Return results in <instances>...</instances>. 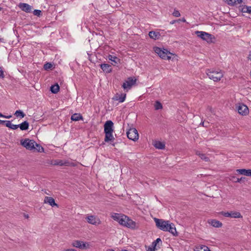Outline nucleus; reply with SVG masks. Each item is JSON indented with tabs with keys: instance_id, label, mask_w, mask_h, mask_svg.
<instances>
[{
	"instance_id": "obj_1",
	"label": "nucleus",
	"mask_w": 251,
	"mask_h": 251,
	"mask_svg": "<svg viewBox=\"0 0 251 251\" xmlns=\"http://www.w3.org/2000/svg\"><path fill=\"white\" fill-rule=\"evenodd\" d=\"M156 226L159 229L163 231H168L174 236H176L178 234L176 231L175 225L169 221H166L163 219H160L156 218H154Z\"/></svg>"
},
{
	"instance_id": "obj_2",
	"label": "nucleus",
	"mask_w": 251,
	"mask_h": 251,
	"mask_svg": "<svg viewBox=\"0 0 251 251\" xmlns=\"http://www.w3.org/2000/svg\"><path fill=\"white\" fill-rule=\"evenodd\" d=\"M206 74L210 79L213 80L214 81H218L223 76V74L221 70L215 71L208 70L206 72Z\"/></svg>"
},
{
	"instance_id": "obj_3",
	"label": "nucleus",
	"mask_w": 251,
	"mask_h": 251,
	"mask_svg": "<svg viewBox=\"0 0 251 251\" xmlns=\"http://www.w3.org/2000/svg\"><path fill=\"white\" fill-rule=\"evenodd\" d=\"M154 50L161 58L165 60H170L171 56L169 54H172L167 50L162 49L159 47H155L154 48Z\"/></svg>"
},
{
	"instance_id": "obj_4",
	"label": "nucleus",
	"mask_w": 251,
	"mask_h": 251,
	"mask_svg": "<svg viewBox=\"0 0 251 251\" xmlns=\"http://www.w3.org/2000/svg\"><path fill=\"white\" fill-rule=\"evenodd\" d=\"M195 34L203 40L206 41L207 43H212L213 39H215L214 37L211 34L204 31H196Z\"/></svg>"
},
{
	"instance_id": "obj_5",
	"label": "nucleus",
	"mask_w": 251,
	"mask_h": 251,
	"mask_svg": "<svg viewBox=\"0 0 251 251\" xmlns=\"http://www.w3.org/2000/svg\"><path fill=\"white\" fill-rule=\"evenodd\" d=\"M35 144H36V142L34 140L29 139L21 140V144L27 150H32L35 148Z\"/></svg>"
},
{
	"instance_id": "obj_6",
	"label": "nucleus",
	"mask_w": 251,
	"mask_h": 251,
	"mask_svg": "<svg viewBox=\"0 0 251 251\" xmlns=\"http://www.w3.org/2000/svg\"><path fill=\"white\" fill-rule=\"evenodd\" d=\"M127 138L133 141H137L139 138V134L137 129L135 128H130L126 132Z\"/></svg>"
},
{
	"instance_id": "obj_7",
	"label": "nucleus",
	"mask_w": 251,
	"mask_h": 251,
	"mask_svg": "<svg viewBox=\"0 0 251 251\" xmlns=\"http://www.w3.org/2000/svg\"><path fill=\"white\" fill-rule=\"evenodd\" d=\"M220 214L225 217H230L233 218H239L242 217L241 213L239 212L231 211L228 212L222 211L220 212Z\"/></svg>"
},
{
	"instance_id": "obj_8",
	"label": "nucleus",
	"mask_w": 251,
	"mask_h": 251,
	"mask_svg": "<svg viewBox=\"0 0 251 251\" xmlns=\"http://www.w3.org/2000/svg\"><path fill=\"white\" fill-rule=\"evenodd\" d=\"M137 79L134 77H129L123 84L122 87L124 89L126 88L130 89L136 82Z\"/></svg>"
},
{
	"instance_id": "obj_9",
	"label": "nucleus",
	"mask_w": 251,
	"mask_h": 251,
	"mask_svg": "<svg viewBox=\"0 0 251 251\" xmlns=\"http://www.w3.org/2000/svg\"><path fill=\"white\" fill-rule=\"evenodd\" d=\"M114 132V124L112 121H107L104 125V132L109 133Z\"/></svg>"
},
{
	"instance_id": "obj_10",
	"label": "nucleus",
	"mask_w": 251,
	"mask_h": 251,
	"mask_svg": "<svg viewBox=\"0 0 251 251\" xmlns=\"http://www.w3.org/2000/svg\"><path fill=\"white\" fill-rule=\"evenodd\" d=\"M236 109L238 113L242 115H246L249 113L248 107L243 103H239L238 105L236 106Z\"/></svg>"
},
{
	"instance_id": "obj_11",
	"label": "nucleus",
	"mask_w": 251,
	"mask_h": 251,
	"mask_svg": "<svg viewBox=\"0 0 251 251\" xmlns=\"http://www.w3.org/2000/svg\"><path fill=\"white\" fill-rule=\"evenodd\" d=\"M51 164L54 165H58L60 166H74V163H70L69 161L67 160H55L53 161V163H51Z\"/></svg>"
},
{
	"instance_id": "obj_12",
	"label": "nucleus",
	"mask_w": 251,
	"mask_h": 251,
	"mask_svg": "<svg viewBox=\"0 0 251 251\" xmlns=\"http://www.w3.org/2000/svg\"><path fill=\"white\" fill-rule=\"evenodd\" d=\"M19 7L23 11L26 13H30L31 12L32 7L29 4L25 3H20Z\"/></svg>"
},
{
	"instance_id": "obj_13",
	"label": "nucleus",
	"mask_w": 251,
	"mask_h": 251,
	"mask_svg": "<svg viewBox=\"0 0 251 251\" xmlns=\"http://www.w3.org/2000/svg\"><path fill=\"white\" fill-rule=\"evenodd\" d=\"M113 132H109L105 133L104 141L107 143L110 142V144H111L113 146H114L115 144L111 143V142H113L115 140V138L113 135Z\"/></svg>"
},
{
	"instance_id": "obj_14",
	"label": "nucleus",
	"mask_w": 251,
	"mask_h": 251,
	"mask_svg": "<svg viewBox=\"0 0 251 251\" xmlns=\"http://www.w3.org/2000/svg\"><path fill=\"white\" fill-rule=\"evenodd\" d=\"M73 246L80 249H84L87 247L86 243L78 240L74 241L73 243Z\"/></svg>"
},
{
	"instance_id": "obj_15",
	"label": "nucleus",
	"mask_w": 251,
	"mask_h": 251,
	"mask_svg": "<svg viewBox=\"0 0 251 251\" xmlns=\"http://www.w3.org/2000/svg\"><path fill=\"white\" fill-rule=\"evenodd\" d=\"M100 66L102 71L106 73H110L112 71L111 66L108 64L103 63Z\"/></svg>"
},
{
	"instance_id": "obj_16",
	"label": "nucleus",
	"mask_w": 251,
	"mask_h": 251,
	"mask_svg": "<svg viewBox=\"0 0 251 251\" xmlns=\"http://www.w3.org/2000/svg\"><path fill=\"white\" fill-rule=\"evenodd\" d=\"M44 202L46 203H48L51 206H56L58 207L57 204H56L55 202L54 199L50 197H46L44 199Z\"/></svg>"
},
{
	"instance_id": "obj_17",
	"label": "nucleus",
	"mask_w": 251,
	"mask_h": 251,
	"mask_svg": "<svg viewBox=\"0 0 251 251\" xmlns=\"http://www.w3.org/2000/svg\"><path fill=\"white\" fill-rule=\"evenodd\" d=\"M126 98V94L119 95L117 94L113 98L114 100L119 101L120 102H123L125 100Z\"/></svg>"
},
{
	"instance_id": "obj_18",
	"label": "nucleus",
	"mask_w": 251,
	"mask_h": 251,
	"mask_svg": "<svg viewBox=\"0 0 251 251\" xmlns=\"http://www.w3.org/2000/svg\"><path fill=\"white\" fill-rule=\"evenodd\" d=\"M125 226L132 229H134L136 227V223L127 216V221L126 222Z\"/></svg>"
},
{
	"instance_id": "obj_19",
	"label": "nucleus",
	"mask_w": 251,
	"mask_h": 251,
	"mask_svg": "<svg viewBox=\"0 0 251 251\" xmlns=\"http://www.w3.org/2000/svg\"><path fill=\"white\" fill-rule=\"evenodd\" d=\"M237 172H238L240 175H245L246 176H251V169H237L236 170Z\"/></svg>"
},
{
	"instance_id": "obj_20",
	"label": "nucleus",
	"mask_w": 251,
	"mask_h": 251,
	"mask_svg": "<svg viewBox=\"0 0 251 251\" xmlns=\"http://www.w3.org/2000/svg\"><path fill=\"white\" fill-rule=\"evenodd\" d=\"M149 37L153 40H158L160 37V34L159 32L151 31L149 33Z\"/></svg>"
},
{
	"instance_id": "obj_21",
	"label": "nucleus",
	"mask_w": 251,
	"mask_h": 251,
	"mask_svg": "<svg viewBox=\"0 0 251 251\" xmlns=\"http://www.w3.org/2000/svg\"><path fill=\"white\" fill-rule=\"evenodd\" d=\"M211 226L215 227H220L222 226V223L216 220H211L208 222Z\"/></svg>"
},
{
	"instance_id": "obj_22",
	"label": "nucleus",
	"mask_w": 251,
	"mask_h": 251,
	"mask_svg": "<svg viewBox=\"0 0 251 251\" xmlns=\"http://www.w3.org/2000/svg\"><path fill=\"white\" fill-rule=\"evenodd\" d=\"M161 244H162V241H161V239L159 238H157L151 244L152 246L154 247L157 250L158 248H160V246H161Z\"/></svg>"
},
{
	"instance_id": "obj_23",
	"label": "nucleus",
	"mask_w": 251,
	"mask_h": 251,
	"mask_svg": "<svg viewBox=\"0 0 251 251\" xmlns=\"http://www.w3.org/2000/svg\"><path fill=\"white\" fill-rule=\"evenodd\" d=\"M5 125L6 127L13 130L16 129L19 127V125L12 124L10 121H5Z\"/></svg>"
},
{
	"instance_id": "obj_24",
	"label": "nucleus",
	"mask_w": 251,
	"mask_h": 251,
	"mask_svg": "<svg viewBox=\"0 0 251 251\" xmlns=\"http://www.w3.org/2000/svg\"><path fill=\"white\" fill-rule=\"evenodd\" d=\"M19 127L22 130H26L28 129L29 123L27 121H25L20 124H19Z\"/></svg>"
},
{
	"instance_id": "obj_25",
	"label": "nucleus",
	"mask_w": 251,
	"mask_h": 251,
	"mask_svg": "<svg viewBox=\"0 0 251 251\" xmlns=\"http://www.w3.org/2000/svg\"><path fill=\"white\" fill-rule=\"evenodd\" d=\"M88 223L92 225H95L97 223L96 218L94 216H88L86 218Z\"/></svg>"
},
{
	"instance_id": "obj_26",
	"label": "nucleus",
	"mask_w": 251,
	"mask_h": 251,
	"mask_svg": "<svg viewBox=\"0 0 251 251\" xmlns=\"http://www.w3.org/2000/svg\"><path fill=\"white\" fill-rule=\"evenodd\" d=\"M71 120L74 121H78L80 119H82L83 117L80 114L75 113L71 116Z\"/></svg>"
},
{
	"instance_id": "obj_27",
	"label": "nucleus",
	"mask_w": 251,
	"mask_h": 251,
	"mask_svg": "<svg viewBox=\"0 0 251 251\" xmlns=\"http://www.w3.org/2000/svg\"><path fill=\"white\" fill-rule=\"evenodd\" d=\"M227 3L231 6H234L237 3H241L242 0H226Z\"/></svg>"
},
{
	"instance_id": "obj_28",
	"label": "nucleus",
	"mask_w": 251,
	"mask_h": 251,
	"mask_svg": "<svg viewBox=\"0 0 251 251\" xmlns=\"http://www.w3.org/2000/svg\"><path fill=\"white\" fill-rule=\"evenodd\" d=\"M154 146L158 149H164L165 148V144L160 141H156L154 144Z\"/></svg>"
},
{
	"instance_id": "obj_29",
	"label": "nucleus",
	"mask_w": 251,
	"mask_h": 251,
	"mask_svg": "<svg viewBox=\"0 0 251 251\" xmlns=\"http://www.w3.org/2000/svg\"><path fill=\"white\" fill-rule=\"evenodd\" d=\"M59 90V86L57 83L50 87V91L53 94H56Z\"/></svg>"
},
{
	"instance_id": "obj_30",
	"label": "nucleus",
	"mask_w": 251,
	"mask_h": 251,
	"mask_svg": "<svg viewBox=\"0 0 251 251\" xmlns=\"http://www.w3.org/2000/svg\"><path fill=\"white\" fill-rule=\"evenodd\" d=\"M196 154L199 156V157L203 160L208 162L209 161V158L205 156L204 154L201 153L199 151H197Z\"/></svg>"
},
{
	"instance_id": "obj_31",
	"label": "nucleus",
	"mask_w": 251,
	"mask_h": 251,
	"mask_svg": "<svg viewBox=\"0 0 251 251\" xmlns=\"http://www.w3.org/2000/svg\"><path fill=\"white\" fill-rule=\"evenodd\" d=\"M126 221H127V216L125 215H123L122 216L121 218H120L118 223L120 225L125 226Z\"/></svg>"
},
{
	"instance_id": "obj_32",
	"label": "nucleus",
	"mask_w": 251,
	"mask_h": 251,
	"mask_svg": "<svg viewBox=\"0 0 251 251\" xmlns=\"http://www.w3.org/2000/svg\"><path fill=\"white\" fill-rule=\"evenodd\" d=\"M108 58L109 60L114 62L116 64H118L120 62V59L115 56L109 55Z\"/></svg>"
},
{
	"instance_id": "obj_33",
	"label": "nucleus",
	"mask_w": 251,
	"mask_h": 251,
	"mask_svg": "<svg viewBox=\"0 0 251 251\" xmlns=\"http://www.w3.org/2000/svg\"><path fill=\"white\" fill-rule=\"evenodd\" d=\"M14 115L17 117H20L21 118H24L25 116V114L21 110L16 111Z\"/></svg>"
},
{
	"instance_id": "obj_34",
	"label": "nucleus",
	"mask_w": 251,
	"mask_h": 251,
	"mask_svg": "<svg viewBox=\"0 0 251 251\" xmlns=\"http://www.w3.org/2000/svg\"><path fill=\"white\" fill-rule=\"evenodd\" d=\"M123 215L118 213H113L111 217L115 220L119 222L120 218Z\"/></svg>"
},
{
	"instance_id": "obj_35",
	"label": "nucleus",
	"mask_w": 251,
	"mask_h": 251,
	"mask_svg": "<svg viewBox=\"0 0 251 251\" xmlns=\"http://www.w3.org/2000/svg\"><path fill=\"white\" fill-rule=\"evenodd\" d=\"M35 146L36 147L34 149H36L38 152H43L44 151V148L39 144L36 143V144H35Z\"/></svg>"
},
{
	"instance_id": "obj_36",
	"label": "nucleus",
	"mask_w": 251,
	"mask_h": 251,
	"mask_svg": "<svg viewBox=\"0 0 251 251\" xmlns=\"http://www.w3.org/2000/svg\"><path fill=\"white\" fill-rule=\"evenodd\" d=\"M154 108L156 110L161 109L162 108V105L159 101H156L154 103Z\"/></svg>"
},
{
	"instance_id": "obj_37",
	"label": "nucleus",
	"mask_w": 251,
	"mask_h": 251,
	"mask_svg": "<svg viewBox=\"0 0 251 251\" xmlns=\"http://www.w3.org/2000/svg\"><path fill=\"white\" fill-rule=\"evenodd\" d=\"M52 67V64L51 63H46L44 65V68L45 70L51 69Z\"/></svg>"
},
{
	"instance_id": "obj_38",
	"label": "nucleus",
	"mask_w": 251,
	"mask_h": 251,
	"mask_svg": "<svg viewBox=\"0 0 251 251\" xmlns=\"http://www.w3.org/2000/svg\"><path fill=\"white\" fill-rule=\"evenodd\" d=\"M247 7H248V6H247V5L241 6H240L239 9L243 13H247Z\"/></svg>"
},
{
	"instance_id": "obj_39",
	"label": "nucleus",
	"mask_w": 251,
	"mask_h": 251,
	"mask_svg": "<svg viewBox=\"0 0 251 251\" xmlns=\"http://www.w3.org/2000/svg\"><path fill=\"white\" fill-rule=\"evenodd\" d=\"M41 14H42V12L40 10L36 9L33 11V14L35 16L40 17L41 15Z\"/></svg>"
},
{
	"instance_id": "obj_40",
	"label": "nucleus",
	"mask_w": 251,
	"mask_h": 251,
	"mask_svg": "<svg viewBox=\"0 0 251 251\" xmlns=\"http://www.w3.org/2000/svg\"><path fill=\"white\" fill-rule=\"evenodd\" d=\"M172 14L174 16H175L176 17H178L180 16V12H179L178 10H176V9L174 10Z\"/></svg>"
},
{
	"instance_id": "obj_41",
	"label": "nucleus",
	"mask_w": 251,
	"mask_h": 251,
	"mask_svg": "<svg viewBox=\"0 0 251 251\" xmlns=\"http://www.w3.org/2000/svg\"><path fill=\"white\" fill-rule=\"evenodd\" d=\"M201 251H211L209 248L206 246H201Z\"/></svg>"
},
{
	"instance_id": "obj_42",
	"label": "nucleus",
	"mask_w": 251,
	"mask_h": 251,
	"mask_svg": "<svg viewBox=\"0 0 251 251\" xmlns=\"http://www.w3.org/2000/svg\"><path fill=\"white\" fill-rule=\"evenodd\" d=\"M0 77L3 78L4 77V72L2 67L0 66Z\"/></svg>"
},
{
	"instance_id": "obj_43",
	"label": "nucleus",
	"mask_w": 251,
	"mask_h": 251,
	"mask_svg": "<svg viewBox=\"0 0 251 251\" xmlns=\"http://www.w3.org/2000/svg\"><path fill=\"white\" fill-rule=\"evenodd\" d=\"M156 250V249L152 246V245H151V246L148 247V249L147 250V251H155V250Z\"/></svg>"
},
{
	"instance_id": "obj_44",
	"label": "nucleus",
	"mask_w": 251,
	"mask_h": 251,
	"mask_svg": "<svg viewBox=\"0 0 251 251\" xmlns=\"http://www.w3.org/2000/svg\"><path fill=\"white\" fill-rule=\"evenodd\" d=\"M246 179L245 177H241L240 178H237L236 181H234L235 182H241L242 181H244Z\"/></svg>"
},
{
	"instance_id": "obj_45",
	"label": "nucleus",
	"mask_w": 251,
	"mask_h": 251,
	"mask_svg": "<svg viewBox=\"0 0 251 251\" xmlns=\"http://www.w3.org/2000/svg\"><path fill=\"white\" fill-rule=\"evenodd\" d=\"M186 22V20L184 18H182V19H178L177 20V22Z\"/></svg>"
},
{
	"instance_id": "obj_46",
	"label": "nucleus",
	"mask_w": 251,
	"mask_h": 251,
	"mask_svg": "<svg viewBox=\"0 0 251 251\" xmlns=\"http://www.w3.org/2000/svg\"><path fill=\"white\" fill-rule=\"evenodd\" d=\"M247 13L251 14V6H248V7H247Z\"/></svg>"
},
{
	"instance_id": "obj_47",
	"label": "nucleus",
	"mask_w": 251,
	"mask_h": 251,
	"mask_svg": "<svg viewBox=\"0 0 251 251\" xmlns=\"http://www.w3.org/2000/svg\"><path fill=\"white\" fill-rule=\"evenodd\" d=\"M247 58L249 60L251 61V51H249V53Z\"/></svg>"
},
{
	"instance_id": "obj_48",
	"label": "nucleus",
	"mask_w": 251,
	"mask_h": 251,
	"mask_svg": "<svg viewBox=\"0 0 251 251\" xmlns=\"http://www.w3.org/2000/svg\"><path fill=\"white\" fill-rule=\"evenodd\" d=\"M231 177V178H230V180L234 182V181H236V179L237 178L234 176H232Z\"/></svg>"
},
{
	"instance_id": "obj_49",
	"label": "nucleus",
	"mask_w": 251,
	"mask_h": 251,
	"mask_svg": "<svg viewBox=\"0 0 251 251\" xmlns=\"http://www.w3.org/2000/svg\"><path fill=\"white\" fill-rule=\"evenodd\" d=\"M176 22H177V20L172 21L171 22H170V24L171 25H173V24L176 23Z\"/></svg>"
},
{
	"instance_id": "obj_50",
	"label": "nucleus",
	"mask_w": 251,
	"mask_h": 251,
	"mask_svg": "<svg viewBox=\"0 0 251 251\" xmlns=\"http://www.w3.org/2000/svg\"><path fill=\"white\" fill-rule=\"evenodd\" d=\"M11 117H12V115H8V116L4 115V117H3V118H6V119H10Z\"/></svg>"
},
{
	"instance_id": "obj_51",
	"label": "nucleus",
	"mask_w": 251,
	"mask_h": 251,
	"mask_svg": "<svg viewBox=\"0 0 251 251\" xmlns=\"http://www.w3.org/2000/svg\"><path fill=\"white\" fill-rule=\"evenodd\" d=\"M202 126H205V127H207V125H204V122H201L200 124Z\"/></svg>"
},
{
	"instance_id": "obj_52",
	"label": "nucleus",
	"mask_w": 251,
	"mask_h": 251,
	"mask_svg": "<svg viewBox=\"0 0 251 251\" xmlns=\"http://www.w3.org/2000/svg\"><path fill=\"white\" fill-rule=\"evenodd\" d=\"M5 121L0 120V125L2 124H5Z\"/></svg>"
},
{
	"instance_id": "obj_53",
	"label": "nucleus",
	"mask_w": 251,
	"mask_h": 251,
	"mask_svg": "<svg viewBox=\"0 0 251 251\" xmlns=\"http://www.w3.org/2000/svg\"><path fill=\"white\" fill-rule=\"evenodd\" d=\"M207 110H208L211 112L212 111V108L211 107H208L207 108Z\"/></svg>"
},
{
	"instance_id": "obj_54",
	"label": "nucleus",
	"mask_w": 251,
	"mask_h": 251,
	"mask_svg": "<svg viewBox=\"0 0 251 251\" xmlns=\"http://www.w3.org/2000/svg\"><path fill=\"white\" fill-rule=\"evenodd\" d=\"M4 117V115H3L2 114H1V113H0V117Z\"/></svg>"
},
{
	"instance_id": "obj_55",
	"label": "nucleus",
	"mask_w": 251,
	"mask_h": 251,
	"mask_svg": "<svg viewBox=\"0 0 251 251\" xmlns=\"http://www.w3.org/2000/svg\"><path fill=\"white\" fill-rule=\"evenodd\" d=\"M107 251H114L112 249H108V250H107Z\"/></svg>"
},
{
	"instance_id": "obj_56",
	"label": "nucleus",
	"mask_w": 251,
	"mask_h": 251,
	"mask_svg": "<svg viewBox=\"0 0 251 251\" xmlns=\"http://www.w3.org/2000/svg\"><path fill=\"white\" fill-rule=\"evenodd\" d=\"M25 218H27L28 217V215H25Z\"/></svg>"
},
{
	"instance_id": "obj_57",
	"label": "nucleus",
	"mask_w": 251,
	"mask_h": 251,
	"mask_svg": "<svg viewBox=\"0 0 251 251\" xmlns=\"http://www.w3.org/2000/svg\"><path fill=\"white\" fill-rule=\"evenodd\" d=\"M2 9V8L0 7V11H1Z\"/></svg>"
},
{
	"instance_id": "obj_58",
	"label": "nucleus",
	"mask_w": 251,
	"mask_h": 251,
	"mask_svg": "<svg viewBox=\"0 0 251 251\" xmlns=\"http://www.w3.org/2000/svg\"><path fill=\"white\" fill-rule=\"evenodd\" d=\"M122 251H128L125 250H122Z\"/></svg>"
}]
</instances>
